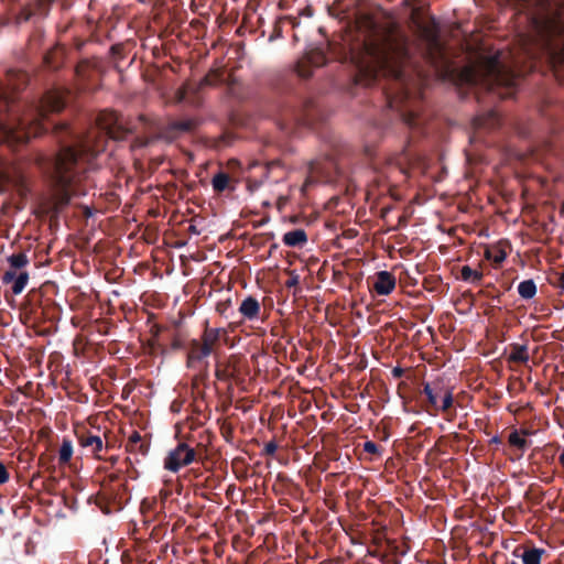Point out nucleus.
<instances>
[{
    "mask_svg": "<svg viewBox=\"0 0 564 564\" xmlns=\"http://www.w3.org/2000/svg\"><path fill=\"white\" fill-rule=\"evenodd\" d=\"M51 127L61 149L51 163L48 196L37 194V217L41 214L57 215L69 204L72 196L86 195L82 183L88 181L89 171L96 170L95 160L99 154V150L90 147L88 141L76 139L74 144L66 143L67 139H75L68 123L54 122Z\"/></svg>",
    "mask_w": 564,
    "mask_h": 564,
    "instance_id": "2",
    "label": "nucleus"
},
{
    "mask_svg": "<svg viewBox=\"0 0 564 564\" xmlns=\"http://www.w3.org/2000/svg\"><path fill=\"white\" fill-rule=\"evenodd\" d=\"M9 480V471L3 463L0 462V485Z\"/></svg>",
    "mask_w": 564,
    "mask_h": 564,
    "instance_id": "49",
    "label": "nucleus"
},
{
    "mask_svg": "<svg viewBox=\"0 0 564 564\" xmlns=\"http://www.w3.org/2000/svg\"><path fill=\"white\" fill-rule=\"evenodd\" d=\"M402 160L410 161V154L404 150L402 158L400 159L399 163H402Z\"/></svg>",
    "mask_w": 564,
    "mask_h": 564,
    "instance_id": "60",
    "label": "nucleus"
},
{
    "mask_svg": "<svg viewBox=\"0 0 564 564\" xmlns=\"http://www.w3.org/2000/svg\"><path fill=\"white\" fill-rule=\"evenodd\" d=\"M486 80L488 89L495 91L499 87L510 89L513 85V78L507 73L505 66L497 57H492L486 65Z\"/></svg>",
    "mask_w": 564,
    "mask_h": 564,
    "instance_id": "13",
    "label": "nucleus"
},
{
    "mask_svg": "<svg viewBox=\"0 0 564 564\" xmlns=\"http://www.w3.org/2000/svg\"><path fill=\"white\" fill-rule=\"evenodd\" d=\"M20 2L22 3L21 9L15 18V21L18 24L28 22L34 14V10L32 7V0H20Z\"/></svg>",
    "mask_w": 564,
    "mask_h": 564,
    "instance_id": "35",
    "label": "nucleus"
},
{
    "mask_svg": "<svg viewBox=\"0 0 564 564\" xmlns=\"http://www.w3.org/2000/svg\"><path fill=\"white\" fill-rule=\"evenodd\" d=\"M490 444H495V445H500L502 442H501V438L496 435L494 436L490 441H489Z\"/></svg>",
    "mask_w": 564,
    "mask_h": 564,
    "instance_id": "58",
    "label": "nucleus"
},
{
    "mask_svg": "<svg viewBox=\"0 0 564 564\" xmlns=\"http://www.w3.org/2000/svg\"><path fill=\"white\" fill-rule=\"evenodd\" d=\"M189 90H192V88L188 87V86H184V87L180 88L177 94H176L177 95V100L178 101L185 100V98H186L187 94L189 93Z\"/></svg>",
    "mask_w": 564,
    "mask_h": 564,
    "instance_id": "51",
    "label": "nucleus"
},
{
    "mask_svg": "<svg viewBox=\"0 0 564 564\" xmlns=\"http://www.w3.org/2000/svg\"><path fill=\"white\" fill-rule=\"evenodd\" d=\"M364 451L368 454L377 455V454H379L380 448L375 442L367 441L364 443Z\"/></svg>",
    "mask_w": 564,
    "mask_h": 564,
    "instance_id": "47",
    "label": "nucleus"
},
{
    "mask_svg": "<svg viewBox=\"0 0 564 564\" xmlns=\"http://www.w3.org/2000/svg\"><path fill=\"white\" fill-rule=\"evenodd\" d=\"M122 476L119 473L109 474L101 485L117 486L119 484H123Z\"/></svg>",
    "mask_w": 564,
    "mask_h": 564,
    "instance_id": "44",
    "label": "nucleus"
},
{
    "mask_svg": "<svg viewBox=\"0 0 564 564\" xmlns=\"http://www.w3.org/2000/svg\"><path fill=\"white\" fill-rule=\"evenodd\" d=\"M181 405H182V402H180V401H176V400H175V401H173V402H172V404H171V410H172L173 412H178V411H180V409H181Z\"/></svg>",
    "mask_w": 564,
    "mask_h": 564,
    "instance_id": "56",
    "label": "nucleus"
},
{
    "mask_svg": "<svg viewBox=\"0 0 564 564\" xmlns=\"http://www.w3.org/2000/svg\"><path fill=\"white\" fill-rule=\"evenodd\" d=\"M511 352L508 357L510 362L527 364L530 359L527 345L511 344Z\"/></svg>",
    "mask_w": 564,
    "mask_h": 564,
    "instance_id": "29",
    "label": "nucleus"
},
{
    "mask_svg": "<svg viewBox=\"0 0 564 564\" xmlns=\"http://www.w3.org/2000/svg\"><path fill=\"white\" fill-rule=\"evenodd\" d=\"M187 253L180 254L181 263L184 268V273L188 274L192 271L191 262L200 263L206 260V254L203 249H186Z\"/></svg>",
    "mask_w": 564,
    "mask_h": 564,
    "instance_id": "25",
    "label": "nucleus"
},
{
    "mask_svg": "<svg viewBox=\"0 0 564 564\" xmlns=\"http://www.w3.org/2000/svg\"><path fill=\"white\" fill-rule=\"evenodd\" d=\"M204 436H206L207 438H209V435H208L207 431H203V432H200V437L203 438Z\"/></svg>",
    "mask_w": 564,
    "mask_h": 564,
    "instance_id": "63",
    "label": "nucleus"
},
{
    "mask_svg": "<svg viewBox=\"0 0 564 564\" xmlns=\"http://www.w3.org/2000/svg\"><path fill=\"white\" fill-rule=\"evenodd\" d=\"M57 293V286L54 282L45 281L40 288H37V310L42 308V315L45 321L50 323L48 326L42 327L37 323V337L47 336L52 330H55L54 321L58 315V308L56 307L52 296ZM40 316L37 315V318Z\"/></svg>",
    "mask_w": 564,
    "mask_h": 564,
    "instance_id": "8",
    "label": "nucleus"
},
{
    "mask_svg": "<svg viewBox=\"0 0 564 564\" xmlns=\"http://www.w3.org/2000/svg\"><path fill=\"white\" fill-rule=\"evenodd\" d=\"M220 77L221 75L217 70H212L200 79L198 86L195 89H193V91H197L198 89L205 86L215 85L217 82L220 80Z\"/></svg>",
    "mask_w": 564,
    "mask_h": 564,
    "instance_id": "37",
    "label": "nucleus"
},
{
    "mask_svg": "<svg viewBox=\"0 0 564 564\" xmlns=\"http://www.w3.org/2000/svg\"><path fill=\"white\" fill-rule=\"evenodd\" d=\"M416 29L420 39L425 43L429 58L437 62L444 58V46L441 41V28L434 17L426 21H416Z\"/></svg>",
    "mask_w": 564,
    "mask_h": 564,
    "instance_id": "10",
    "label": "nucleus"
},
{
    "mask_svg": "<svg viewBox=\"0 0 564 564\" xmlns=\"http://www.w3.org/2000/svg\"><path fill=\"white\" fill-rule=\"evenodd\" d=\"M518 293L524 300H531L536 294V285L533 280H524L518 285Z\"/></svg>",
    "mask_w": 564,
    "mask_h": 564,
    "instance_id": "34",
    "label": "nucleus"
},
{
    "mask_svg": "<svg viewBox=\"0 0 564 564\" xmlns=\"http://www.w3.org/2000/svg\"><path fill=\"white\" fill-rule=\"evenodd\" d=\"M44 416V412L37 409V426H40L37 430V452L41 451L37 457V467H43L47 471H55L57 467L69 465L73 456V443L68 438H63L57 449L59 437L48 425L42 422Z\"/></svg>",
    "mask_w": 564,
    "mask_h": 564,
    "instance_id": "4",
    "label": "nucleus"
},
{
    "mask_svg": "<svg viewBox=\"0 0 564 564\" xmlns=\"http://www.w3.org/2000/svg\"><path fill=\"white\" fill-rule=\"evenodd\" d=\"M378 295H389L395 289V278L388 271H380L371 284Z\"/></svg>",
    "mask_w": 564,
    "mask_h": 564,
    "instance_id": "17",
    "label": "nucleus"
},
{
    "mask_svg": "<svg viewBox=\"0 0 564 564\" xmlns=\"http://www.w3.org/2000/svg\"><path fill=\"white\" fill-rule=\"evenodd\" d=\"M98 122L102 130L111 138H117L115 129L120 126L119 115L113 111L101 112L98 117Z\"/></svg>",
    "mask_w": 564,
    "mask_h": 564,
    "instance_id": "23",
    "label": "nucleus"
},
{
    "mask_svg": "<svg viewBox=\"0 0 564 564\" xmlns=\"http://www.w3.org/2000/svg\"><path fill=\"white\" fill-rule=\"evenodd\" d=\"M56 0H37V17L47 15L50 6L54 3Z\"/></svg>",
    "mask_w": 564,
    "mask_h": 564,
    "instance_id": "43",
    "label": "nucleus"
},
{
    "mask_svg": "<svg viewBox=\"0 0 564 564\" xmlns=\"http://www.w3.org/2000/svg\"><path fill=\"white\" fill-rule=\"evenodd\" d=\"M197 126V121L195 119H182V120H173L169 123V130L177 131V132H191Z\"/></svg>",
    "mask_w": 564,
    "mask_h": 564,
    "instance_id": "33",
    "label": "nucleus"
},
{
    "mask_svg": "<svg viewBox=\"0 0 564 564\" xmlns=\"http://www.w3.org/2000/svg\"><path fill=\"white\" fill-rule=\"evenodd\" d=\"M319 105L314 98L305 97L280 107L276 117L279 128L285 133H293L297 127H310L322 120Z\"/></svg>",
    "mask_w": 564,
    "mask_h": 564,
    "instance_id": "5",
    "label": "nucleus"
},
{
    "mask_svg": "<svg viewBox=\"0 0 564 564\" xmlns=\"http://www.w3.org/2000/svg\"><path fill=\"white\" fill-rule=\"evenodd\" d=\"M282 240L286 246L294 247L304 245L307 241V235L304 229H294L285 232Z\"/></svg>",
    "mask_w": 564,
    "mask_h": 564,
    "instance_id": "32",
    "label": "nucleus"
},
{
    "mask_svg": "<svg viewBox=\"0 0 564 564\" xmlns=\"http://www.w3.org/2000/svg\"><path fill=\"white\" fill-rule=\"evenodd\" d=\"M184 245H185V242L177 241L173 247H183Z\"/></svg>",
    "mask_w": 564,
    "mask_h": 564,
    "instance_id": "64",
    "label": "nucleus"
},
{
    "mask_svg": "<svg viewBox=\"0 0 564 564\" xmlns=\"http://www.w3.org/2000/svg\"><path fill=\"white\" fill-rule=\"evenodd\" d=\"M491 250H492V249H485V257H486V259H488V260H492L494 265H495V267H498V265H500V264L505 261V259L507 258V252H506V250H505V249H497V250H498V253H497V254H495V256L492 257Z\"/></svg>",
    "mask_w": 564,
    "mask_h": 564,
    "instance_id": "39",
    "label": "nucleus"
},
{
    "mask_svg": "<svg viewBox=\"0 0 564 564\" xmlns=\"http://www.w3.org/2000/svg\"><path fill=\"white\" fill-rule=\"evenodd\" d=\"M498 122V116L495 111H490L488 113V118L487 120H485L484 118L481 117H477L475 119V124L478 126V127H494L496 123Z\"/></svg>",
    "mask_w": 564,
    "mask_h": 564,
    "instance_id": "40",
    "label": "nucleus"
},
{
    "mask_svg": "<svg viewBox=\"0 0 564 564\" xmlns=\"http://www.w3.org/2000/svg\"><path fill=\"white\" fill-rule=\"evenodd\" d=\"M260 303L253 296H247L239 306V313L245 319L256 321L260 315Z\"/></svg>",
    "mask_w": 564,
    "mask_h": 564,
    "instance_id": "20",
    "label": "nucleus"
},
{
    "mask_svg": "<svg viewBox=\"0 0 564 564\" xmlns=\"http://www.w3.org/2000/svg\"><path fill=\"white\" fill-rule=\"evenodd\" d=\"M230 306V300L217 303L216 311L219 314H225L226 310Z\"/></svg>",
    "mask_w": 564,
    "mask_h": 564,
    "instance_id": "53",
    "label": "nucleus"
},
{
    "mask_svg": "<svg viewBox=\"0 0 564 564\" xmlns=\"http://www.w3.org/2000/svg\"><path fill=\"white\" fill-rule=\"evenodd\" d=\"M124 484L117 486L101 485L98 494L88 498L89 503H95L105 514H110L121 508L120 492Z\"/></svg>",
    "mask_w": 564,
    "mask_h": 564,
    "instance_id": "12",
    "label": "nucleus"
},
{
    "mask_svg": "<svg viewBox=\"0 0 564 564\" xmlns=\"http://www.w3.org/2000/svg\"><path fill=\"white\" fill-rule=\"evenodd\" d=\"M29 83L30 75L24 69H9L7 85L0 83V148L19 151L31 138L26 120L18 117L19 105L13 96L22 91Z\"/></svg>",
    "mask_w": 564,
    "mask_h": 564,
    "instance_id": "3",
    "label": "nucleus"
},
{
    "mask_svg": "<svg viewBox=\"0 0 564 564\" xmlns=\"http://www.w3.org/2000/svg\"><path fill=\"white\" fill-rule=\"evenodd\" d=\"M558 463L564 468V448L562 449L560 456H558Z\"/></svg>",
    "mask_w": 564,
    "mask_h": 564,
    "instance_id": "61",
    "label": "nucleus"
},
{
    "mask_svg": "<svg viewBox=\"0 0 564 564\" xmlns=\"http://www.w3.org/2000/svg\"><path fill=\"white\" fill-rule=\"evenodd\" d=\"M78 440L83 447L89 448L91 454L97 458H101L99 453L102 451V440L100 436L90 433H83L78 436Z\"/></svg>",
    "mask_w": 564,
    "mask_h": 564,
    "instance_id": "24",
    "label": "nucleus"
},
{
    "mask_svg": "<svg viewBox=\"0 0 564 564\" xmlns=\"http://www.w3.org/2000/svg\"><path fill=\"white\" fill-rule=\"evenodd\" d=\"M349 58L357 68L358 84L371 86L381 77L389 79L391 86L383 88L388 107L409 127L416 126L426 76L414 66L408 36L398 25L368 19L362 39L349 48Z\"/></svg>",
    "mask_w": 564,
    "mask_h": 564,
    "instance_id": "1",
    "label": "nucleus"
},
{
    "mask_svg": "<svg viewBox=\"0 0 564 564\" xmlns=\"http://www.w3.org/2000/svg\"><path fill=\"white\" fill-rule=\"evenodd\" d=\"M150 443L141 436V434L137 431L129 436L128 442L126 444L127 452L131 454H139L141 456H145L149 452Z\"/></svg>",
    "mask_w": 564,
    "mask_h": 564,
    "instance_id": "21",
    "label": "nucleus"
},
{
    "mask_svg": "<svg viewBox=\"0 0 564 564\" xmlns=\"http://www.w3.org/2000/svg\"><path fill=\"white\" fill-rule=\"evenodd\" d=\"M550 283L555 288L564 290V270L562 272L555 273V280H550Z\"/></svg>",
    "mask_w": 564,
    "mask_h": 564,
    "instance_id": "48",
    "label": "nucleus"
},
{
    "mask_svg": "<svg viewBox=\"0 0 564 564\" xmlns=\"http://www.w3.org/2000/svg\"><path fill=\"white\" fill-rule=\"evenodd\" d=\"M529 431L527 430H513L508 436V444L514 451V456L517 459L521 458L530 446V441L525 438L529 435Z\"/></svg>",
    "mask_w": 564,
    "mask_h": 564,
    "instance_id": "18",
    "label": "nucleus"
},
{
    "mask_svg": "<svg viewBox=\"0 0 564 564\" xmlns=\"http://www.w3.org/2000/svg\"><path fill=\"white\" fill-rule=\"evenodd\" d=\"M230 176L227 173L219 172L212 180L213 188L215 192L221 193L228 188Z\"/></svg>",
    "mask_w": 564,
    "mask_h": 564,
    "instance_id": "36",
    "label": "nucleus"
},
{
    "mask_svg": "<svg viewBox=\"0 0 564 564\" xmlns=\"http://www.w3.org/2000/svg\"><path fill=\"white\" fill-rule=\"evenodd\" d=\"M365 264L364 258H347L343 261V265L348 274L352 275L355 280H361L364 272L361 265Z\"/></svg>",
    "mask_w": 564,
    "mask_h": 564,
    "instance_id": "28",
    "label": "nucleus"
},
{
    "mask_svg": "<svg viewBox=\"0 0 564 564\" xmlns=\"http://www.w3.org/2000/svg\"><path fill=\"white\" fill-rule=\"evenodd\" d=\"M327 57L322 48H314L306 52L295 65V72L301 78H310L313 74V68L325 65Z\"/></svg>",
    "mask_w": 564,
    "mask_h": 564,
    "instance_id": "14",
    "label": "nucleus"
},
{
    "mask_svg": "<svg viewBox=\"0 0 564 564\" xmlns=\"http://www.w3.org/2000/svg\"><path fill=\"white\" fill-rule=\"evenodd\" d=\"M9 262L13 269H20L28 262L24 253L12 254L9 257Z\"/></svg>",
    "mask_w": 564,
    "mask_h": 564,
    "instance_id": "42",
    "label": "nucleus"
},
{
    "mask_svg": "<svg viewBox=\"0 0 564 564\" xmlns=\"http://www.w3.org/2000/svg\"><path fill=\"white\" fill-rule=\"evenodd\" d=\"M391 373H392V377H393L394 379H400V378H402V377H403V375H404V369H403V368H401V367H394V368L392 369Z\"/></svg>",
    "mask_w": 564,
    "mask_h": 564,
    "instance_id": "55",
    "label": "nucleus"
},
{
    "mask_svg": "<svg viewBox=\"0 0 564 564\" xmlns=\"http://www.w3.org/2000/svg\"><path fill=\"white\" fill-rule=\"evenodd\" d=\"M26 282H28V274L26 273H21L18 278H15V280L13 281V285H12V292L14 294H20L23 289L25 288L26 285Z\"/></svg>",
    "mask_w": 564,
    "mask_h": 564,
    "instance_id": "41",
    "label": "nucleus"
},
{
    "mask_svg": "<svg viewBox=\"0 0 564 564\" xmlns=\"http://www.w3.org/2000/svg\"><path fill=\"white\" fill-rule=\"evenodd\" d=\"M261 242L258 240L251 241V247H260Z\"/></svg>",
    "mask_w": 564,
    "mask_h": 564,
    "instance_id": "62",
    "label": "nucleus"
},
{
    "mask_svg": "<svg viewBox=\"0 0 564 564\" xmlns=\"http://www.w3.org/2000/svg\"><path fill=\"white\" fill-rule=\"evenodd\" d=\"M64 62V51L61 47H54L48 51L44 57L43 63L50 69H58Z\"/></svg>",
    "mask_w": 564,
    "mask_h": 564,
    "instance_id": "27",
    "label": "nucleus"
},
{
    "mask_svg": "<svg viewBox=\"0 0 564 564\" xmlns=\"http://www.w3.org/2000/svg\"><path fill=\"white\" fill-rule=\"evenodd\" d=\"M186 350V367L188 369H196L203 362L207 366L208 362L205 359L213 354L212 349H208L206 345L195 338L188 341Z\"/></svg>",
    "mask_w": 564,
    "mask_h": 564,
    "instance_id": "16",
    "label": "nucleus"
},
{
    "mask_svg": "<svg viewBox=\"0 0 564 564\" xmlns=\"http://www.w3.org/2000/svg\"><path fill=\"white\" fill-rule=\"evenodd\" d=\"M4 283H9L15 280V272L14 271H6L2 278Z\"/></svg>",
    "mask_w": 564,
    "mask_h": 564,
    "instance_id": "54",
    "label": "nucleus"
},
{
    "mask_svg": "<svg viewBox=\"0 0 564 564\" xmlns=\"http://www.w3.org/2000/svg\"><path fill=\"white\" fill-rule=\"evenodd\" d=\"M193 444V438L188 437L186 441L180 442L174 449H171L164 458V468L177 473L182 467H185L197 458H200L206 453V444L199 441Z\"/></svg>",
    "mask_w": 564,
    "mask_h": 564,
    "instance_id": "6",
    "label": "nucleus"
},
{
    "mask_svg": "<svg viewBox=\"0 0 564 564\" xmlns=\"http://www.w3.org/2000/svg\"><path fill=\"white\" fill-rule=\"evenodd\" d=\"M36 162H37V170L42 167V164L44 162V156L42 154H40L37 152V159H36Z\"/></svg>",
    "mask_w": 564,
    "mask_h": 564,
    "instance_id": "59",
    "label": "nucleus"
},
{
    "mask_svg": "<svg viewBox=\"0 0 564 564\" xmlns=\"http://www.w3.org/2000/svg\"><path fill=\"white\" fill-rule=\"evenodd\" d=\"M215 375L219 380H228L230 378L227 369H221L219 366L216 367Z\"/></svg>",
    "mask_w": 564,
    "mask_h": 564,
    "instance_id": "50",
    "label": "nucleus"
},
{
    "mask_svg": "<svg viewBox=\"0 0 564 564\" xmlns=\"http://www.w3.org/2000/svg\"><path fill=\"white\" fill-rule=\"evenodd\" d=\"M544 50L554 76L560 84H564V41L554 43L551 39H546Z\"/></svg>",
    "mask_w": 564,
    "mask_h": 564,
    "instance_id": "15",
    "label": "nucleus"
},
{
    "mask_svg": "<svg viewBox=\"0 0 564 564\" xmlns=\"http://www.w3.org/2000/svg\"><path fill=\"white\" fill-rule=\"evenodd\" d=\"M31 189L29 184L26 183L23 176H20L19 180L14 183V204L18 209H22L24 207L23 202L30 195Z\"/></svg>",
    "mask_w": 564,
    "mask_h": 564,
    "instance_id": "26",
    "label": "nucleus"
},
{
    "mask_svg": "<svg viewBox=\"0 0 564 564\" xmlns=\"http://www.w3.org/2000/svg\"><path fill=\"white\" fill-rule=\"evenodd\" d=\"M278 449V444L274 441L268 442L262 451V455L264 456H273Z\"/></svg>",
    "mask_w": 564,
    "mask_h": 564,
    "instance_id": "46",
    "label": "nucleus"
},
{
    "mask_svg": "<svg viewBox=\"0 0 564 564\" xmlns=\"http://www.w3.org/2000/svg\"><path fill=\"white\" fill-rule=\"evenodd\" d=\"M421 394L426 399V411L448 413L454 405L453 389L440 379L423 382Z\"/></svg>",
    "mask_w": 564,
    "mask_h": 564,
    "instance_id": "7",
    "label": "nucleus"
},
{
    "mask_svg": "<svg viewBox=\"0 0 564 564\" xmlns=\"http://www.w3.org/2000/svg\"><path fill=\"white\" fill-rule=\"evenodd\" d=\"M30 510H31V506H29V505L17 506L14 508V516L22 519L30 514Z\"/></svg>",
    "mask_w": 564,
    "mask_h": 564,
    "instance_id": "45",
    "label": "nucleus"
},
{
    "mask_svg": "<svg viewBox=\"0 0 564 564\" xmlns=\"http://www.w3.org/2000/svg\"><path fill=\"white\" fill-rule=\"evenodd\" d=\"M286 273L289 274V279L285 281L284 285L288 289H294L293 294L296 295L297 292L301 290L299 288L300 275L296 273L295 270H286Z\"/></svg>",
    "mask_w": 564,
    "mask_h": 564,
    "instance_id": "38",
    "label": "nucleus"
},
{
    "mask_svg": "<svg viewBox=\"0 0 564 564\" xmlns=\"http://www.w3.org/2000/svg\"><path fill=\"white\" fill-rule=\"evenodd\" d=\"M20 319L26 326L28 329L35 333V314L30 300L28 301V303L21 306Z\"/></svg>",
    "mask_w": 564,
    "mask_h": 564,
    "instance_id": "30",
    "label": "nucleus"
},
{
    "mask_svg": "<svg viewBox=\"0 0 564 564\" xmlns=\"http://www.w3.org/2000/svg\"><path fill=\"white\" fill-rule=\"evenodd\" d=\"M171 346H172V349H174V350H180V349L186 348L183 340L177 336L173 338Z\"/></svg>",
    "mask_w": 564,
    "mask_h": 564,
    "instance_id": "52",
    "label": "nucleus"
},
{
    "mask_svg": "<svg viewBox=\"0 0 564 564\" xmlns=\"http://www.w3.org/2000/svg\"><path fill=\"white\" fill-rule=\"evenodd\" d=\"M484 278L481 269H473L469 265H463L460 268V274L458 279L464 282L479 284Z\"/></svg>",
    "mask_w": 564,
    "mask_h": 564,
    "instance_id": "31",
    "label": "nucleus"
},
{
    "mask_svg": "<svg viewBox=\"0 0 564 564\" xmlns=\"http://www.w3.org/2000/svg\"><path fill=\"white\" fill-rule=\"evenodd\" d=\"M226 335L227 330L225 328H210L206 322V327L199 340L206 345L208 349H212V352H214L215 346L219 343L220 338Z\"/></svg>",
    "mask_w": 564,
    "mask_h": 564,
    "instance_id": "22",
    "label": "nucleus"
},
{
    "mask_svg": "<svg viewBox=\"0 0 564 564\" xmlns=\"http://www.w3.org/2000/svg\"><path fill=\"white\" fill-rule=\"evenodd\" d=\"M55 485L56 477H53L42 481V486L45 489L44 492H40L37 489V524L48 522L61 513L63 497L52 494Z\"/></svg>",
    "mask_w": 564,
    "mask_h": 564,
    "instance_id": "11",
    "label": "nucleus"
},
{
    "mask_svg": "<svg viewBox=\"0 0 564 564\" xmlns=\"http://www.w3.org/2000/svg\"><path fill=\"white\" fill-rule=\"evenodd\" d=\"M32 389V382H28L23 388H19V390L23 391L25 394H29V391Z\"/></svg>",
    "mask_w": 564,
    "mask_h": 564,
    "instance_id": "57",
    "label": "nucleus"
},
{
    "mask_svg": "<svg viewBox=\"0 0 564 564\" xmlns=\"http://www.w3.org/2000/svg\"><path fill=\"white\" fill-rule=\"evenodd\" d=\"M546 553L544 549L520 545L513 551V555L520 557L523 564H541L542 556Z\"/></svg>",
    "mask_w": 564,
    "mask_h": 564,
    "instance_id": "19",
    "label": "nucleus"
},
{
    "mask_svg": "<svg viewBox=\"0 0 564 564\" xmlns=\"http://www.w3.org/2000/svg\"><path fill=\"white\" fill-rule=\"evenodd\" d=\"M70 91L63 87L48 89L42 98H37V135L47 131V127L42 122V118L48 113L61 112L67 104Z\"/></svg>",
    "mask_w": 564,
    "mask_h": 564,
    "instance_id": "9",
    "label": "nucleus"
}]
</instances>
